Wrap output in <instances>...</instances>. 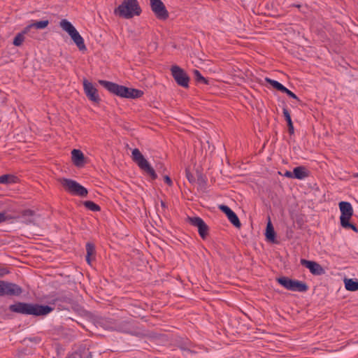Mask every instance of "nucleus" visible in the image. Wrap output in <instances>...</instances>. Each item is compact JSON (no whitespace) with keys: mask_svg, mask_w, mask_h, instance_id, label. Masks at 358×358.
<instances>
[{"mask_svg":"<svg viewBox=\"0 0 358 358\" xmlns=\"http://www.w3.org/2000/svg\"><path fill=\"white\" fill-rule=\"evenodd\" d=\"M276 280L285 289L290 291L306 292L308 289V286L306 282L297 280H292L288 277H280L277 278Z\"/></svg>","mask_w":358,"mask_h":358,"instance_id":"7","label":"nucleus"},{"mask_svg":"<svg viewBox=\"0 0 358 358\" xmlns=\"http://www.w3.org/2000/svg\"><path fill=\"white\" fill-rule=\"evenodd\" d=\"M83 87L86 96L90 101L94 103H99L100 101V98L97 93V90L91 83L88 82L87 80H84Z\"/></svg>","mask_w":358,"mask_h":358,"instance_id":"13","label":"nucleus"},{"mask_svg":"<svg viewBox=\"0 0 358 358\" xmlns=\"http://www.w3.org/2000/svg\"><path fill=\"white\" fill-rule=\"evenodd\" d=\"M162 179L163 180L164 182L169 187H171L173 185V181L168 175L162 174Z\"/></svg>","mask_w":358,"mask_h":358,"instance_id":"28","label":"nucleus"},{"mask_svg":"<svg viewBox=\"0 0 358 358\" xmlns=\"http://www.w3.org/2000/svg\"><path fill=\"white\" fill-rule=\"evenodd\" d=\"M141 9L137 0H123L122 3L115 10V13L126 19H130L134 15H139Z\"/></svg>","mask_w":358,"mask_h":358,"instance_id":"3","label":"nucleus"},{"mask_svg":"<svg viewBox=\"0 0 358 358\" xmlns=\"http://www.w3.org/2000/svg\"><path fill=\"white\" fill-rule=\"evenodd\" d=\"M146 229L150 235L153 237L155 236L156 229L151 223H150V224H146Z\"/></svg>","mask_w":358,"mask_h":358,"instance_id":"29","label":"nucleus"},{"mask_svg":"<svg viewBox=\"0 0 358 358\" xmlns=\"http://www.w3.org/2000/svg\"><path fill=\"white\" fill-rule=\"evenodd\" d=\"M70 36L80 51L86 50L87 48L85 45L84 40L77 30L75 31V32Z\"/></svg>","mask_w":358,"mask_h":358,"instance_id":"16","label":"nucleus"},{"mask_svg":"<svg viewBox=\"0 0 358 358\" xmlns=\"http://www.w3.org/2000/svg\"><path fill=\"white\" fill-rule=\"evenodd\" d=\"M150 4L152 11L157 14V0H150Z\"/></svg>","mask_w":358,"mask_h":358,"instance_id":"34","label":"nucleus"},{"mask_svg":"<svg viewBox=\"0 0 358 358\" xmlns=\"http://www.w3.org/2000/svg\"><path fill=\"white\" fill-rule=\"evenodd\" d=\"M294 178L297 179H303L308 176L306 169L303 166L295 167L293 170Z\"/></svg>","mask_w":358,"mask_h":358,"instance_id":"20","label":"nucleus"},{"mask_svg":"<svg viewBox=\"0 0 358 358\" xmlns=\"http://www.w3.org/2000/svg\"><path fill=\"white\" fill-rule=\"evenodd\" d=\"M186 176L189 182L192 183L195 181L194 176L187 170H186Z\"/></svg>","mask_w":358,"mask_h":358,"instance_id":"33","label":"nucleus"},{"mask_svg":"<svg viewBox=\"0 0 358 358\" xmlns=\"http://www.w3.org/2000/svg\"><path fill=\"white\" fill-rule=\"evenodd\" d=\"M284 93L287 94L289 97L293 98L299 101L298 96L287 88L285 89Z\"/></svg>","mask_w":358,"mask_h":358,"instance_id":"31","label":"nucleus"},{"mask_svg":"<svg viewBox=\"0 0 358 358\" xmlns=\"http://www.w3.org/2000/svg\"><path fill=\"white\" fill-rule=\"evenodd\" d=\"M300 262L302 266L308 268L310 273L313 275H320L324 273V269L320 264L315 262L301 259Z\"/></svg>","mask_w":358,"mask_h":358,"instance_id":"12","label":"nucleus"},{"mask_svg":"<svg viewBox=\"0 0 358 358\" xmlns=\"http://www.w3.org/2000/svg\"><path fill=\"white\" fill-rule=\"evenodd\" d=\"M181 349H182V350H187L186 348H182V347H181Z\"/></svg>","mask_w":358,"mask_h":358,"instance_id":"43","label":"nucleus"},{"mask_svg":"<svg viewBox=\"0 0 358 358\" xmlns=\"http://www.w3.org/2000/svg\"><path fill=\"white\" fill-rule=\"evenodd\" d=\"M22 293V289L18 285L8 281L0 280V296H17Z\"/></svg>","mask_w":358,"mask_h":358,"instance_id":"9","label":"nucleus"},{"mask_svg":"<svg viewBox=\"0 0 358 358\" xmlns=\"http://www.w3.org/2000/svg\"><path fill=\"white\" fill-rule=\"evenodd\" d=\"M161 169L164 170V166L162 165H160V166H158L157 170L159 171Z\"/></svg>","mask_w":358,"mask_h":358,"instance_id":"39","label":"nucleus"},{"mask_svg":"<svg viewBox=\"0 0 358 358\" xmlns=\"http://www.w3.org/2000/svg\"><path fill=\"white\" fill-rule=\"evenodd\" d=\"M265 81L268 83H269L273 88H276L277 86L279 85V82L276 81V80H272L271 78H265Z\"/></svg>","mask_w":358,"mask_h":358,"instance_id":"30","label":"nucleus"},{"mask_svg":"<svg viewBox=\"0 0 358 358\" xmlns=\"http://www.w3.org/2000/svg\"><path fill=\"white\" fill-rule=\"evenodd\" d=\"M9 310L13 313L22 315H31L34 316L46 315L53 310L49 306L17 302L9 306Z\"/></svg>","mask_w":358,"mask_h":358,"instance_id":"1","label":"nucleus"},{"mask_svg":"<svg viewBox=\"0 0 358 358\" xmlns=\"http://www.w3.org/2000/svg\"><path fill=\"white\" fill-rule=\"evenodd\" d=\"M22 217L26 218L24 223L26 224H35V220L33 217L36 215V212L31 209H26L21 212Z\"/></svg>","mask_w":358,"mask_h":358,"instance_id":"17","label":"nucleus"},{"mask_svg":"<svg viewBox=\"0 0 358 358\" xmlns=\"http://www.w3.org/2000/svg\"><path fill=\"white\" fill-rule=\"evenodd\" d=\"M59 25L64 31L69 34V36L76 31V29L73 26V24L66 19L62 20L59 22Z\"/></svg>","mask_w":358,"mask_h":358,"instance_id":"18","label":"nucleus"},{"mask_svg":"<svg viewBox=\"0 0 358 358\" xmlns=\"http://www.w3.org/2000/svg\"><path fill=\"white\" fill-rule=\"evenodd\" d=\"M339 208L341 210V225L344 229H352L354 231L357 232V227L350 222V220L353 215V208L349 202L341 201L339 203Z\"/></svg>","mask_w":358,"mask_h":358,"instance_id":"4","label":"nucleus"},{"mask_svg":"<svg viewBox=\"0 0 358 358\" xmlns=\"http://www.w3.org/2000/svg\"><path fill=\"white\" fill-rule=\"evenodd\" d=\"M287 87H285L284 85H282L281 83H279V85L277 86V87L275 88L276 90L282 92H284V91L285 90Z\"/></svg>","mask_w":358,"mask_h":358,"instance_id":"37","label":"nucleus"},{"mask_svg":"<svg viewBox=\"0 0 358 358\" xmlns=\"http://www.w3.org/2000/svg\"><path fill=\"white\" fill-rule=\"evenodd\" d=\"M131 158L138 166L147 175L152 179L156 178L155 169L151 166L147 159H145L142 153L138 148L132 150Z\"/></svg>","mask_w":358,"mask_h":358,"instance_id":"6","label":"nucleus"},{"mask_svg":"<svg viewBox=\"0 0 358 358\" xmlns=\"http://www.w3.org/2000/svg\"><path fill=\"white\" fill-rule=\"evenodd\" d=\"M71 159L74 165L80 167L85 164V156L83 153L77 149H73L71 152Z\"/></svg>","mask_w":358,"mask_h":358,"instance_id":"15","label":"nucleus"},{"mask_svg":"<svg viewBox=\"0 0 358 358\" xmlns=\"http://www.w3.org/2000/svg\"><path fill=\"white\" fill-rule=\"evenodd\" d=\"M219 208L226 214L229 220L236 227L240 228L241 226V223L236 215V214L227 206L220 205Z\"/></svg>","mask_w":358,"mask_h":358,"instance_id":"14","label":"nucleus"},{"mask_svg":"<svg viewBox=\"0 0 358 358\" xmlns=\"http://www.w3.org/2000/svg\"><path fill=\"white\" fill-rule=\"evenodd\" d=\"M9 273L10 271L6 267L0 266V277H3Z\"/></svg>","mask_w":358,"mask_h":358,"instance_id":"32","label":"nucleus"},{"mask_svg":"<svg viewBox=\"0 0 358 358\" xmlns=\"http://www.w3.org/2000/svg\"><path fill=\"white\" fill-rule=\"evenodd\" d=\"M187 221L192 226L198 228L200 236L205 239L208 234V227L204 221L199 217H187Z\"/></svg>","mask_w":358,"mask_h":358,"instance_id":"11","label":"nucleus"},{"mask_svg":"<svg viewBox=\"0 0 358 358\" xmlns=\"http://www.w3.org/2000/svg\"><path fill=\"white\" fill-rule=\"evenodd\" d=\"M86 261L89 264H91L92 257H94L95 255V247L94 244L91 243H87L86 244Z\"/></svg>","mask_w":358,"mask_h":358,"instance_id":"21","label":"nucleus"},{"mask_svg":"<svg viewBox=\"0 0 358 358\" xmlns=\"http://www.w3.org/2000/svg\"><path fill=\"white\" fill-rule=\"evenodd\" d=\"M282 112H283V115L285 118V120L287 122L288 131L290 134H294V126H293V124L292 122L289 112L288 111V110L286 108H283Z\"/></svg>","mask_w":358,"mask_h":358,"instance_id":"23","label":"nucleus"},{"mask_svg":"<svg viewBox=\"0 0 358 358\" xmlns=\"http://www.w3.org/2000/svg\"><path fill=\"white\" fill-rule=\"evenodd\" d=\"M99 83L110 92L120 97L136 99L141 97L143 94V92L141 90L127 87L110 81L99 80Z\"/></svg>","mask_w":358,"mask_h":358,"instance_id":"2","label":"nucleus"},{"mask_svg":"<svg viewBox=\"0 0 358 358\" xmlns=\"http://www.w3.org/2000/svg\"><path fill=\"white\" fill-rule=\"evenodd\" d=\"M353 177L354 178H358V173H354L353 174Z\"/></svg>","mask_w":358,"mask_h":358,"instance_id":"42","label":"nucleus"},{"mask_svg":"<svg viewBox=\"0 0 358 358\" xmlns=\"http://www.w3.org/2000/svg\"><path fill=\"white\" fill-rule=\"evenodd\" d=\"M6 219V213L0 212V223L5 222Z\"/></svg>","mask_w":358,"mask_h":358,"instance_id":"35","label":"nucleus"},{"mask_svg":"<svg viewBox=\"0 0 358 358\" xmlns=\"http://www.w3.org/2000/svg\"><path fill=\"white\" fill-rule=\"evenodd\" d=\"M285 176L286 177H288V178H293L294 177V173H293V172L287 171L285 172Z\"/></svg>","mask_w":358,"mask_h":358,"instance_id":"38","label":"nucleus"},{"mask_svg":"<svg viewBox=\"0 0 358 358\" xmlns=\"http://www.w3.org/2000/svg\"><path fill=\"white\" fill-rule=\"evenodd\" d=\"M161 206L162 208H165L166 207V203L164 202V201H161Z\"/></svg>","mask_w":358,"mask_h":358,"instance_id":"40","label":"nucleus"},{"mask_svg":"<svg viewBox=\"0 0 358 358\" xmlns=\"http://www.w3.org/2000/svg\"><path fill=\"white\" fill-rule=\"evenodd\" d=\"M66 358H76V356L74 355H71L66 357Z\"/></svg>","mask_w":358,"mask_h":358,"instance_id":"41","label":"nucleus"},{"mask_svg":"<svg viewBox=\"0 0 358 358\" xmlns=\"http://www.w3.org/2000/svg\"><path fill=\"white\" fill-rule=\"evenodd\" d=\"M275 231L273 227L271 222L270 217H268V222L266 226V237L268 240L274 241L275 238Z\"/></svg>","mask_w":358,"mask_h":358,"instance_id":"22","label":"nucleus"},{"mask_svg":"<svg viewBox=\"0 0 358 358\" xmlns=\"http://www.w3.org/2000/svg\"><path fill=\"white\" fill-rule=\"evenodd\" d=\"M169 17V13L164 3L158 0V19L165 20Z\"/></svg>","mask_w":358,"mask_h":358,"instance_id":"19","label":"nucleus"},{"mask_svg":"<svg viewBox=\"0 0 358 358\" xmlns=\"http://www.w3.org/2000/svg\"><path fill=\"white\" fill-rule=\"evenodd\" d=\"M83 204L87 209H89L92 211L96 212V211L100 210V207L97 204L94 203L93 201H84Z\"/></svg>","mask_w":358,"mask_h":358,"instance_id":"26","label":"nucleus"},{"mask_svg":"<svg viewBox=\"0 0 358 358\" xmlns=\"http://www.w3.org/2000/svg\"><path fill=\"white\" fill-rule=\"evenodd\" d=\"M58 182L64 189L73 195L85 197L87 195V189L76 181L68 178H59Z\"/></svg>","mask_w":358,"mask_h":358,"instance_id":"5","label":"nucleus"},{"mask_svg":"<svg viewBox=\"0 0 358 358\" xmlns=\"http://www.w3.org/2000/svg\"><path fill=\"white\" fill-rule=\"evenodd\" d=\"M194 74L195 80L197 82H202L206 85H208V83H209L208 80L206 78H205L204 77H203L198 70H194Z\"/></svg>","mask_w":358,"mask_h":358,"instance_id":"27","label":"nucleus"},{"mask_svg":"<svg viewBox=\"0 0 358 358\" xmlns=\"http://www.w3.org/2000/svg\"><path fill=\"white\" fill-rule=\"evenodd\" d=\"M36 29H40L39 28L33 27L30 31L28 32V35H29L31 37H34L36 34Z\"/></svg>","mask_w":358,"mask_h":358,"instance_id":"36","label":"nucleus"},{"mask_svg":"<svg viewBox=\"0 0 358 358\" xmlns=\"http://www.w3.org/2000/svg\"><path fill=\"white\" fill-rule=\"evenodd\" d=\"M345 286L347 290L357 291L358 290V281H355L353 279H345Z\"/></svg>","mask_w":358,"mask_h":358,"instance_id":"24","label":"nucleus"},{"mask_svg":"<svg viewBox=\"0 0 358 358\" xmlns=\"http://www.w3.org/2000/svg\"><path fill=\"white\" fill-rule=\"evenodd\" d=\"M49 23H50L49 20H41V21H38V22H34L31 23L30 24L27 25V27H25L24 28V29L21 32L18 33L15 36V37L13 39V45L15 46L22 45L24 41V35L26 34H28V32L30 31L33 27H36V28H39V29H45L48 26Z\"/></svg>","mask_w":358,"mask_h":358,"instance_id":"8","label":"nucleus"},{"mask_svg":"<svg viewBox=\"0 0 358 358\" xmlns=\"http://www.w3.org/2000/svg\"><path fill=\"white\" fill-rule=\"evenodd\" d=\"M15 177L11 175H2L0 176V184H9L15 182Z\"/></svg>","mask_w":358,"mask_h":358,"instance_id":"25","label":"nucleus"},{"mask_svg":"<svg viewBox=\"0 0 358 358\" xmlns=\"http://www.w3.org/2000/svg\"><path fill=\"white\" fill-rule=\"evenodd\" d=\"M171 72L176 83L184 88L189 87V77L187 73L180 66L173 65L171 68Z\"/></svg>","mask_w":358,"mask_h":358,"instance_id":"10","label":"nucleus"}]
</instances>
